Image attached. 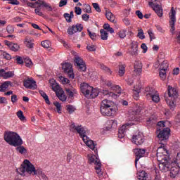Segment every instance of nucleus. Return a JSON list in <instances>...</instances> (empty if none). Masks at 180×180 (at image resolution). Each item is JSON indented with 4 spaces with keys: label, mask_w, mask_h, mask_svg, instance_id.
Segmentation results:
<instances>
[{
    "label": "nucleus",
    "mask_w": 180,
    "mask_h": 180,
    "mask_svg": "<svg viewBox=\"0 0 180 180\" xmlns=\"http://www.w3.org/2000/svg\"><path fill=\"white\" fill-rule=\"evenodd\" d=\"M157 158L159 163V169L162 172H167L172 167V162L169 160V153L166 148L161 146L157 150Z\"/></svg>",
    "instance_id": "1"
},
{
    "label": "nucleus",
    "mask_w": 180,
    "mask_h": 180,
    "mask_svg": "<svg viewBox=\"0 0 180 180\" xmlns=\"http://www.w3.org/2000/svg\"><path fill=\"white\" fill-rule=\"evenodd\" d=\"M4 140L6 143L13 147H18L23 144V141L18 133L14 131H6L4 133Z\"/></svg>",
    "instance_id": "2"
},
{
    "label": "nucleus",
    "mask_w": 180,
    "mask_h": 180,
    "mask_svg": "<svg viewBox=\"0 0 180 180\" xmlns=\"http://www.w3.org/2000/svg\"><path fill=\"white\" fill-rule=\"evenodd\" d=\"M37 168L34 167L33 164L29 160L25 159L20 165V167L18 169V172L22 176H26V174L30 175H34Z\"/></svg>",
    "instance_id": "3"
},
{
    "label": "nucleus",
    "mask_w": 180,
    "mask_h": 180,
    "mask_svg": "<svg viewBox=\"0 0 180 180\" xmlns=\"http://www.w3.org/2000/svg\"><path fill=\"white\" fill-rule=\"evenodd\" d=\"M115 103L110 100H103L100 107V110L103 116H112L117 112L116 108H113Z\"/></svg>",
    "instance_id": "4"
},
{
    "label": "nucleus",
    "mask_w": 180,
    "mask_h": 180,
    "mask_svg": "<svg viewBox=\"0 0 180 180\" xmlns=\"http://www.w3.org/2000/svg\"><path fill=\"white\" fill-rule=\"evenodd\" d=\"M80 90L88 99H94V98H96L99 95V90L94 89V87L86 83H82L80 84Z\"/></svg>",
    "instance_id": "5"
},
{
    "label": "nucleus",
    "mask_w": 180,
    "mask_h": 180,
    "mask_svg": "<svg viewBox=\"0 0 180 180\" xmlns=\"http://www.w3.org/2000/svg\"><path fill=\"white\" fill-rule=\"evenodd\" d=\"M105 85H107V86H111L112 90L114 91V92L105 90L103 91L104 95H108V96H110V98H112V99H117V98L120 96V94H122V89L120 86H112V82L110 81L106 82Z\"/></svg>",
    "instance_id": "6"
},
{
    "label": "nucleus",
    "mask_w": 180,
    "mask_h": 180,
    "mask_svg": "<svg viewBox=\"0 0 180 180\" xmlns=\"http://www.w3.org/2000/svg\"><path fill=\"white\" fill-rule=\"evenodd\" d=\"M167 92L169 98L166 99V102L167 105H169L170 109L174 110V108H175V99L178 98V91H176V89L168 86Z\"/></svg>",
    "instance_id": "7"
},
{
    "label": "nucleus",
    "mask_w": 180,
    "mask_h": 180,
    "mask_svg": "<svg viewBox=\"0 0 180 180\" xmlns=\"http://www.w3.org/2000/svg\"><path fill=\"white\" fill-rule=\"evenodd\" d=\"M36 5H37L35 7L34 12L36 15H38V16H43V12H41V8H46L47 11L49 12H51L53 11V8H51V6L49 3H46L44 0H38L36 1Z\"/></svg>",
    "instance_id": "8"
},
{
    "label": "nucleus",
    "mask_w": 180,
    "mask_h": 180,
    "mask_svg": "<svg viewBox=\"0 0 180 180\" xmlns=\"http://www.w3.org/2000/svg\"><path fill=\"white\" fill-rule=\"evenodd\" d=\"M146 95L147 99L152 101L155 102V103H158V101H160V95L158 94V92L153 89V88L147 87L146 89Z\"/></svg>",
    "instance_id": "9"
},
{
    "label": "nucleus",
    "mask_w": 180,
    "mask_h": 180,
    "mask_svg": "<svg viewBox=\"0 0 180 180\" xmlns=\"http://www.w3.org/2000/svg\"><path fill=\"white\" fill-rule=\"evenodd\" d=\"M170 178H179L180 176V166L176 164V162H172V167H170Z\"/></svg>",
    "instance_id": "10"
},
{
    "label": "nucleus",
    "mask_w": 180,
    "mask_h": 180,
    "mask_svg": "<svg viewBox=\"0 0 180 180\" xmlns=\"http://www.w3.org/2000/svg\"><path fill=\"white\" fill-rule=\"evenodd\" d=\"M70 131H77V133L79 134L82 139H84V136H86V130H85V128H84V127H82L81 125H75V123H72L70 127Z\"/></svg>",
    "instance_id": "11"
},
{
    "label": "nucleus",
    "mask_w": 180,
    "mask_h": 180,
    "mask_svg": "<svg viewBox=\"0 0 180 180\" xmlns=\"http://www.w3.org/2000/svg\"><path fill=\"white\" fill-rule=\"evenodd\" d=\"M170 131L171 129H169V128H165L162 130H158L157 131L158 138L160 141H165V140H168Z\"/></svg>",
    "instance_id": "12"
},
{
    "label": "nucleus",
    "mask_w": 180,
    "mask_h": 180,
    "mask_svg": "<svg viewBox=\"0 0 180 180\" xmlns=\"http://www.w3.org/2000/svg\"><path fill=\"white\" fill-rule=\"evenodd\" d=\"M62 69L66 73H68V77L70 79H74L75 78V75H74V70H72V65L71 63H65L62 65Z\"/></svg>",
    "instance_id": "13"
},
{
    "label": "nucleus",
    "mask_w": 180,
    "mask_h": 180,
    "mask_svg": "<svg viewBox=\"0 0 180 180\" xmlns=\"http://www.w3.org/2000/svg\"><path fill=\"white\" fill-rule=\"evenodd\" d=\"M148 5L150 8H152L159 18H162V15H164L162 6H161L160 4H154L153 1H150Z\"/></svg>",
    "instance_id": "14"
},
{
    "label": "nucleus",
    "mask_w": 180,
    "mask_h": 180,
    "mask_svg": "<svg viewBox=\"0 0 180 180\" xmlns=\"http://www.w3.org/2000/svg\"><path fill=\"white\" fill-rule=\"evenodd\" d=\"M23 84L25 88H27V89H36L37 88L36 81L32 77H27L26 79H24Z\"/></svg>",
    "instance_id": "15"
},
{
    "label": "nucleus",
    "mask_w": 180,
    "mask_h": 180,
    "mask_svg": "<svg viewBox=\"0 0 180 180\" xmlns=\"http://www.w3.org/2000/svg\"><path fill=\"white\" fill-rule=\"evenodd\" d=\"M176 11L174 10V7L171 9V13H169V18L171 19V21L169 22L170 26H171V32L172 34H174V32H175V22H176Z\"/></svg>",
    "instance_id": "16"
},
{
    "label": "nucleus",
    "mask_w": 180,
    "mask_h": 180,
    "mask_svg": "<svg viewBox=\"0 0 180 180\" xmlns=\"http://www.w3.org/2000/svg\"><path fill=\"white\" fill-rule=\"evenodd\" d=\"M82 29H84V27L82 24L73 25L68 27V33L70 36H72L74 33H77V32H82Z\"/></svg>",
    "instance_id": "17"
},
{
    "label": "nucleus",
    "mask_w": 180,
    "mask_h": 180,
    "mask_svg": "<svg viewBox=\"0 0 180 180\" xmlns=\"http://www.w3.org/2000/svg\"><path fill=\"white\" fill-rule=\"evenodd\" d=\"M134 153L136 157V158L135 159V165L136 167H137V162L139 161V160L146 155V150L141 148H136L134 149Z\"/></svg>",
    "instance_id": "18"
},
{
    "label": "nucleus",
    "mask_w": 180,
    "mask_h": 180,
    "mask_svg": "<svg viewBox=\"0 0 180 180\" xmlns=\"http://www.w3.org/2000/svg\"><path fill=\"white\" fill-rule=\"evenodd\" d=\"M132 143L136 146H141V144L144 143V136H143V134L134 135L132 137Z\"/></svg>",
    "instance_id": "19"
},
{
    "label": "nucleus",
    "mask_w": 180,
    "mask_h": 180,
    "mask_svg": "<svg viewBox=\"0 0 180 180\" xmlns=\"http://www.w3.org/2000/svg\"><path fill=\"white\" fill-rule=\"evenodd\" d=\"M89 164H94V165H101V160L98 155L90 154L88 155Z\"/></svg>",
    "instance_id": "20"
},
{
    "label": "nucleus",
    "mask_w": 180,
    "mask_h": 180,
    "mask_svg": "<svg viewBox=\"0 0 180 180\" xmlns=\"http://www.w3.org/2000/svg\"><path fill=\"white\" fill-rule=\"evenodd\" d=\"M131 56H138L139 55V43L136 41H132L131 43Z\"/></svg>",
    "instance_id": "21"
},
{
    "label": "nucleus",
    "mask_w": 180,
    "mask_h": 180,
    "mask_svg": "<svg viewBox=\"0 0 180 180\" xmlns=\"http://www.w3.org/2000/svg\"><path fill=\"white\" fill-rule=\"evenodd\" d=\"M82 140L84 144H86V146L89 147V148H91V150H95V143H94V141L91 140L89 137H88L87 136H83Z\"/></svg>",
    "instance_id": "22"
},
{
    "label": "nucleus",
    "mask_w": 180,
    "mask_h": 180,
    "mask_svg": "<svg viewBox=\"0 0 180 180\" xmlns=\"http://www.w3.org/2000/svg\"><path fill=\"white\" fill-rule=\"evenodd\" d=\"M117 127V121L116 120H108L105 123V130H112V129H116Z\"/></svg>",
    "instance_id": "23"
},
{
    "label": "nucleus",
    "mask_w": 180,
    "mask_h": 180,
    "mask_svg": "<svg viewBox=\"0 0 180 180\" xmlns=\"http://www.w3.org/2000/svg\"><path fill=\"white\" fill-rule=\"evenodd\" d=\"M134 72H136L138 75L141 74L143 71V63L140 60H136L134 63Z\"/></svg>",
    "instance_id": "24"
},
{
    "label": "nucleus",
    "mask_w": 180,
    "mask_h": 180,
    "mask_svg": "<svg viewBox=\"0 0 180 180\" xmlns=\"http://www.w3.org/2000/svg\"><path fill=\"white\" fill-rule=\"evenodd\" d=\"M49 84L53 89V91L54 92H56V94L58 92H59L60 91H61L60 88V84H58L57 83V82H56V80L54 79H51L49 80Z\"/></svg>",
    "instance_id": "25"
},
{
    "label": "nucleus",
    "mask_w": 180,
    "mask_h": 180,
    "mask_svg": "<svg viewBox=\"0 0 180 180\" xmlns=\"http://www.w3.org/2000/svg\"><path fill=\"white\" fill-rule=\"evenodd\" d=\"M141 112L140 108L136 111H132V112L129 114V120H130V122H137V116L140 115Z\"/></svg>",
    "instance_id": "26"
},
{
    "label": "nucleus",
    "mask_w": 180,
    "mask_h": 180,
    "mask_svg": "<svg viewBox=\"0 0 180 180\" xmlns=\"http://www.w3.org/2000/svg\"><path fill=\"white\" fill-rule=\"evenodd\" d=\"M34 175H37L39 178H41L42 180H49V177L43 172V169L41 168H37V172H35Z\"/></svg>",
    "instance_id": "27"
},
{
    "label": "nucleus",
    "mask_w": 180,
    "mask_h": 180,
    "mask_svg": "<svg viewBox=\"0 0 180 180\" xmlns=\"http://www.w3.org/2000/svg\"><path fill=\"white\" fill-rule=\"evenodd\" d=\"M34 40L32 38L27 37L24 43L28 49H33V46H34Z\"/></svg>",
    "instance_id": "28"
},
{
    "label": "nucleus",
    "mask_w": 180,
    "mask_h": 180,
    "mask_svg": "<svg viewBox=\"0 0 180 180\" xmlns=\"http://www.w3.org/2000/svg\"><path fill=\"white\" fill-rule=\"evenodd\" d=\"M65 91L68 95L69 98H74L75 95H77V94L78 93L77 91V89H75L74 87L65 88Z\"/></svg>",
    "instance_id": "29"
},
{
    "label": "nucleus",
    "mask_w": 180,
    "mask_h": 180,
    "mask_svg": "<svg viewBox=\"0 0 180 180\" xmlns=\"http://www.w3.org/2000/svg\"><path fill=\"white\" fill-rule=\"evenodd\" d=\"M140 92H141V87L140 86H135L133 90V94H134L133 96H134V98L136 99V101L139 99V96H140Z\"/></svg>",
    "instance_id": "30"
},
{
    "label": "nucleus",
    "mask_w": 180,
    "mask_h": 180,
    "mask_svg": "<svg viewBox=\"0 0 180 180\" xmlns=\"http://www.w3.org/2000/svg\"><path fill=\"white\" fill-rule=\"evenodd\" d=\"M105 18H107L108 20H109L112 23H116V18L115 17V15H113L112 12L106 11Z\"/></svg>",
    "instance_id": "31"
},
{
    "label": "nucleus",
    "mask_w": 180,
    "mask_h": 180,
    "mask_svg": "<svg viewBox=\"0 0 180 180\" xmlns=\"http://www.w3.org/2000/svg\"><path fill=\"white\" fill-rule=\"evenodd\" d=\"M134 124V122H131V123H127L124 125H122L119 131L120 133H124L126 134V131L129 130V126H133Z\"/></svg>",
    "instance_id": "32"
},
{
    "label": "nucleus",
    "mask_w": 180,
    "mask_h": 180,
    "mask_svg": "<svg viewBox=\"0 0 180 180\" xmlns=\"http://www.w3.org/2000/svg\"><path fill=\"white\" fill-rule=\"evenodd\" d=\"M15 73L13 72V71L5 72V70H4V72H1V77H3L4 79H8V78H12V77H13Z\"/></svg>",
    "instance_id": "33"
},
{
    "label": "nucleus",
    "mask_w": 180,
    "mask_h": 180,
    "mask_svg": "<svg viewBox=\"0 0 180 180\" xmlns=\"http://www.w3.org/2000/svg\"><path fill=\"white\" fill-rule=\"evenodd\" d=\"M56 95L58 99L62 102H65V101H67V96L65 95V93H64V91L60 90L59 92L56 93Z\"/></svg>",
    "instance_id": "34"
},
{
    "label": "nucleus",
    "mask_w": 180,
    "mask_h": 180,
    "mask_svg": "<svg viewBox=\"0 0 180 180\" xmlns=\"http://www.w3.org/2000/svg\"><path fill=\"white\" fill-rule=\"evenodd\" d=\"M10 85H12V82L10 81H6L3 83L0 86V92H5L8 88H9Z\"/></svg>",
    "instance_id": "35"
},
{
    "label": "nucleus",
    "mask_w": 180,
    "mask_h": 180,
    "mask_svg": "<svg viewBox=\"0 0 180 180\" xmlns=\"http://www.w3.org/2000/svg\"><path fill=\"white\" fill-rule=\"evenodd\" d=\"M125 72H126V65L120 63L119 71H118V74H119L120 77H123V75H124Z\"/></svg>",
    "instance_id": "36"
},
{
    "label": "nucleus",
    "mask_w": 180,
    "mask_h": 180,
    "mask_svg": "<svg viewBox=\"0 0 180 180\" xmlns=\"http://www.w3.org/2000/svg\"><path fill=\"white\" fill-rule=\"evenodd\" d=\"M39 94H40L41 96H42V98H44L46 103H47V105H50V100L49 99V96H47L46 92H44L43 90H40Z\"/></svg>",
    "instance_id": "37"
},
{
    "label": "nucleus",
    "mask_w": 180,
    "mask_h": 180,
    "mask_svg": "<svg viewBox=\"0 0 180 180\" xmlns=\"http://www.w3.org/2000/svg\"><path fill=\"white\" fill-rule=\"evenodd\" d=\"M155 123H157V117L154 116L149 117L147 120L148 126H153V124H155Z\"/></svg>",
    "instance_id": "38"
},
{
    "label": "nucleus",
    "mask_w": 180,
    "mask_h": 180,
    "mask_svg": "<svg viewBox=\"0 0 180 180\" xmlns=\"http://www.w3.org/2000/svg\"><path fill=\"white\" fill-rule=\"evenodd\" d=\"M138 179L139 180H147V173L146 172L142 171L138 173Z\"/></svg>",
    "instance_id": "39"
},
{
    "label": "nucleus",
    "mask_w": 180,
    "mask_h": 180,
    "mask_svg": "<svg viewBox=\"0 0 180 180\" xmlns=\"http://www.w3.org/2000/svg\"><path fill=\"white\" fill-rule=\"evenodd\" d=\"M41 45L44 49H50V47H51V42L49 40L42 41Z\"/></svg>",
    "instance_id": "40"
},
{
    "label": "nucleus",
    "mask_w": 180,
    "mask_h": 180,
    "mask_svg": "<svg viewBox=\"0 0 180 180\" xmlns=\"http://www.w3.org/2000/svg\"><path fill=\"white\" fill-rule=\"evenodd\" d=\"M0 54L6 60H11L12 59V56H11V54H9V53H8L2 51V50H0Z\"/></svg>",
    "instance_id": "41"
},
{
    "label": "nucleus",
    "mask_w": 180,
    "mask_h": 180,
    "mask_svg": "<svg viewBox=\"0 0 180 180\" xmlns=\"http://www.w3.org/2000/svg\"><path fill=\"white\" fill-rule=\"evenodd\" d=\"M16 115L21 120V122H25L26 120V117L23 115V111L19 110L18 112H16Z\"/></svg>",
    "instance_id": "42"
},
{
    "label": "nucleus",
    "mask_w": 180,
    "mask_h": 180,
    "mask_svg": "<svg viewBox=\"0 0 180 180\" xmlns=\"http://www.w3.org/2000/svg\"><path fill=\"white\" fill-rule=\"evenodd\" d=\"M102 167V163L100 162V165H96L95 169L96 174L98 176H102V169H101Z\"/></svg>",
    "instance_id": "43"
},
{
    "label": "nucleus",
    "mask_w": 180,
    "mask_h": 180,
    "mask_svg": "<svg viewBox=\"0 0 180 180\" xmlns=\"http://www.w3.org/2000/svg\"><path fill=\"white\" fill-rule=\"evenodd\" d=\"M100 33L102 40H107L108 37H109V34H108V32L105 31V30H101Z\"/></svg>",
    "instance_id": "44"
},
{
    "label": "nucleus",
    "mask_w": 180,
    "mask_h": 180,
    "mask_svg": "<svg viewBox=\"0 0 180 180\" xmlns=\"http://www.w3.org/2000/svg\"><path fill=\"white\" fill-rule=\"evenodd\" d=\"M159 75L162 81L167 78V70L163 69H160Z\"/></svg>",
    "instance_id": "45"
},
{
    "label": "nucleus",
    "mask_w": 180,
    "mask_h": 180,
    "mask_svg": "<svg viewBox=\"0 0 180 180\" xmlns=\"http://www.w3.org/2000/svg\"><path fill=\"white\" fill-rule=\"evenodd\" d=\"M159 68L160 70H168V60H163Z\"/></svg>",
    "instance_id": "46"
},
{
    "label": "nucleus",
    "mask_w": 180,
    "mask_h": 180,
    "mask_svg": "<svg viewBox=\"0 0 180 180\" xmlns=\"http://www.w3.org/2000/svg\"><path fill=\"white\" fill-rule=\"evenodd\" d=\"M16 150L20 153V154H26V153H27V150L22 146V145H20V146L17 147Z\"/></svg>",
    "instance_id": "47"
},
{
    "label": "nucleus",
    "mask_w": 180,
    "mask_h": 180,
    "mask_svg": "<svg viewBox=\"0 0 180 180\" xmlns=\"http://www.w3.org/2000/svg\"><path fill=\"white\" fill-rule=\"evenodd\" d=\"M66 108L68 113H70V114L74 113L75 110H77V108H75V106L72 105H68Z\"/></svg>",
    "instance_id": "48"
},
{
    "label": "nucleus",
    "mask_w": 180,
    "mask_h": 180,
    "mask_svg": "<svg viewBox=\"0 0 180 180\" xmlns=\"http://www.w3.org/2000/svg\"><path fill=\"white\" fill-rule=\"evenodd\" d=\"M127 31L126 30H120L117 32V35L119 36L120 39H124L126 37V32Z\"/></svg>",
    "instance_id": "49"
},
{
    "label": "nucleus",
    "mask_w": 180,
    "mask_h": 180,
    "mask_svg": "<svg viewBox=\"0 0 180 180\" xmlns=\"http://www.w3.org/2000/svg\"><path fill=\"white\" fill-rule=\"evenodd\" d=\"M89 37L91 39V40H96L97 36L96 33L91 32L89 30H87Z\"/></svg>",
    "instance_id": "50"
},
{
    "label": "nucleus",
    "mask_w": 180,
    "mask_h": 180,
    "mask_svg": "<svg viewBox=\"0 0 180 180\" xmlns=\"http://www.w3.org/2000/svg\"><path fill=\"white\" fill-rule=\"evenodd\" d=\"M10 50H11V51H18L20 49L19 46L18 45V44H11V46H10Z\"/></svg>",
    "instance_id": "51"
},
{
    "label": "nucleus",
    "mask_w": 180,
    "mask_h": 180,
    "mask_svg": "<svg viewBox=\"0 0 180 180\" xmlns=\"http://www.w3.org/2000/svg\"><path fill=\"white\" fill-rule=\"evenodd\" d=\"M138 37L141 39V40H144V39H146V36H144V31H143V29L139 30Z\"/></svg>",
    "instance_id": "52"
},
{
    "label": "nucleus",
    "mask_w": 180,
    "mask_h": 180,
    "mask_svg": "<svg viewBox=\"0 0 180 180\" xmlns=\"http://www.w3.org/2000/svg\"><path fill=\"white\" fill-rule=\"evenodd\" d=\"M63 16L68 23H71L72 22V18L70 17V13H65Z\"/></svg>",
    "instance_id": "53"
},
{
    "label": "nucleus",
    "mask_w": 180,
    "mask_h": 180,
    "mask_svg": "<svg viewBox=\"0 0 180 180\" xmlns=\"http://www.w3.org/2000/svg\"><path fill=\"white\" fill-rule=\"evenodd\" d=\"M25 65L26 67H28V68H30L32 67V64H33V62H32V60H30V58H26L25 60Z\"/></svg>",
    "instance_id": "54"
},
{
    "label": "nucleus",
    "mask_w": 180,
    "mask_h": 180,
    "mask_svg": "<svg viewBox=\"0 0 180 180\" xmlns=\"http://www.w3.org/2000/svg\"><path fill=\"white\" fill-rule=\"evenodd\" d=\"M59 79L60 82H62V84H63L64 85H65V84H70V80L63 76H60Z\"/></svg>",
    "instance_id": "55"
},
{
    "label": "nucleus",
    "mask_w": 180,
    "mask_h": 180,
    "mask_svg": "<svg viewBox=\"0 0 180 180\" xmlns=\"http://www.w3.org/2000/svg\"><path fill=\"white\" fill-rule=\"evenodd\" d=\"M53 105H54V106H56L58 113H61V104H60V103L56 101L53 103Z\"/></svg>",
    "instance_id": "56"
},
{
    "label": "nucleus",
    "mask_w": 180,
    "mask_h": 180,
    "mask_svg": "<svg viewBox=\"0 0 180 180\" xmlns=\"http://www.w3.org/2000/svg\"><path fill=\"white\" fill-rule=\"evenodd\" d=\"M100 65L101 70H103L104 71H105V72H108V74H112V70L109 68L105 66V65L103 64H101Z\"/></svg>",
    "instance_id": "57"
},
{
    "label": "nucleus",
    "mask_w": 180,
    "mask_h": 180,
    "mask_svg": "<svg viewBox=\"0 0 180 180\" xmlns=\"http://www.w3.org/2000/svg\"><path fill=\"white\" fill-rule=\"evenodd\" d=\"M77 67H78L79 71H85L86 70V66H85L84 62L80 63L79 65H77Z\"/></svg>",
    "instance_id": "58"
},
{
    "label": "nucleus",
    "mask_w": 180,
    "mask_h": 180,
    "mask_svg": "<svg viewBox=\"0 0 180 180\" xmlns=\"http://www.w3.org/2000/svg\"><path fill=\"white\" fill-rule=\"evenodd\" d=\"M86 49L89 51H96V46L92 44L87 45Z\"/></svg>",
    "instance_id": "59"
},
{
    "label": "nucleus",
    "mask_w": 180,
    "mask_h": 180,
    "mask_svg": "<svg viewBox=\"0 0 180 180\" xmlns=\"http://www.w3.org/2000/svg\"><path fill=\"white\" fill-rule=\"evenodd\" d=\"M75 63L76 65H79V64H82V63H84V60H82V58L77 56L75 59Z\"/></svg>",
    "instance_id": "60"
},
{
    "label": "nucleus",
    "mask_w": 180,
    "mask_h": 180,
    "mask_svg": "<svg viewBox=\"0 0 180 180\" xmlns=\"http://www.w3.org/2000/svg\"><path fill=\"white\" fill-rule=\"evenodd\" d=\"M6 30L8 33H9L10 34H12V33L15 32V28L12 25H8L6 27Z\"/></svg>",
    "instance_id": "61"
},
{
    "label": "nucleus",
    "mask_w": 180,
    "mask_h": 180,
    "mask_svg": "<svg viewBox=\"0 0 180 180\" xmlns=\"http://www.w3.org/2000/svg\"><path fill=\"white\" fill-rule=\"evenodd\" d=\"M148 34L150 37V40H154L155 39V35H154V32H153V30H148Z\"/></svg>",
    "instance_id": "62"
},
{
    "label": "nucleus",
    "mask_w": 180,
    "mask_h": 180,
    "mask_svg": "<svg viewBox=\"0 0 180 180\" xmlns=\"http://www.w3.org/2000/svg\"><path fill=\"white\" fill-rule=\"evenodd\" d=\"M84 12H86V13H91V6H89V4H85Z\"/></svg>",
    "instance_id": "63"
},
{
    "label": "nucleus",
    "mask_w": 180,
    "mask_h": 180,
    "mask_svg": "<svg viewBox=\"0 0 180 180\" xmlns=\"http://www.w3.org/2000/svg\"><path fill=\"white\" fill-rule=\"evenodd\" d=\"M141 49H142L143 53H147V50H148L147 45H146L144 43L141 45Z\"/></svg>",
    "instance_id": "64"
}]
</instances>
